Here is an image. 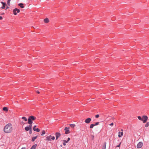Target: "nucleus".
I'll return each mask as SVG.
<instances>
[{
    "instance_id": "nucleus-17",
    "label": "nucleus",
    "mask_w": 149,
    "mask_h": 149,
    "mask_svg": "<svg viewBox=\"0 0 149 149\" xmlns=\"http://www.w3.org/2000/svg\"><path fill=\"white\" fill-rule=\"evenodd\" d=\"M23 5L24 4L23 3H19L18 4V5L22 8H24Z\"/></svg>"
},
{
    "instance_id": "nucleus-11",
    "label": "nucleus",
    "mask_w": 149,
    "mask_h": 149,
    "mask_svg": "<svg viewBox=\"0 0 149 149\" xmlns=\"http://www.w3.org/2000/svg\"><path fill=\"white\" fill-rule=\"evenodd\" d=\"M123 135V132H118V137L119 138H120V137H121Z\"/></svg>"
},
{
    "instance_id": "nucleus-2",
    "label": "nucleus",
    "mask_w": 149,
    "mask_h": 149,
    "mask_svg": "<svg viewBox=\"0 0 149 149\" xmlns=\"http://www.w3.org/2000/svg\"><path fill=\"white\" fill-rule=\"evenodd\" d=\"M36 119V117L34 116H29L28 119V123L29 125H32L33 123V120Z\"/></svg>"
},
{
    "instance_id": "nucleus-4",
    "label": "nucleus",
    "mask_w": 149,
    "mask_h": 149,
    "mask_svg": "<svg viewBox=\"0 0 149 149\" xmlns=\"http://www.w3.org/2000/svg\"><path fill=\"white\" fill-rule=\"evenodd\" d=\"M142 117L143 119L142 120V121H143V123H145L147 121L148 119V117L147 116L145 115L143 116Z\"/></svg>"
},
{
    "instance_id": "nucleus-29",
    "label": "nucleus",
    "mask_w": 149,
    "mask_h": 149,
    "mask_svg": "<svg viewBox=\"0 0 149 149\" xmlns=\"http://www.w3.org/2000/svg\"><path fill=\"white\" fill-rule=\"evenodd\" d=\"M29 134H31L32 133V128H31V129H30L29 130Z\"/></svg>"
},
{
    "instance_id": "nucleus-19",
    "label": "nucleus",
    "mask_w": 149,
    "mask_h": 149,
    "mask_svg": "<svg viewBox=\"0 0 149 149\" xmlns=\"http://www.w3.org/2000/svg\"><path fill=\"white\" fill-rule=\"evenodd\" d=\"M70 137H68L67 139V140H63V142H65L66 143H67L68 142V141L70 140Z\"/></svg>"
},
{
    "instance_id": "nucleus-34",
    "label": "nucleus",
    "mask_w": 149,
    "mask_h": 149,
    "mask_svg": "<svg viewBox=\"0 0 149 149\" xmlns=\"http://www.w3.org/2000/svg\"><path fill=\"white\" fill-rule=\"evenodd\" d=\"M113 125V123H112L109 124V125H110V126H112Z\"/></svg>"
},
{
    "instance_id": "nucleus-28",
    "label": "nucleus",
    "mask_w": 149,
    "mask_h": 149,
    "mask_svg": "<svg viewBox=\"0 0 149 149\" xmlns=\"http://www.w3.org/2000/svg\"><path fill=\"white\" fill-rule=\"evenodd\" d=\"M99 122H97L95 124H94L95 126L98 125L99 124Z\"/></svg>"
},
{
    "instance_id": "nucleus-31",
    "label": "nucleus",
    "mask_w": 149,
    "mask_h": 149,
    "mask_svg": "<svg viewBox=\"0 0 149 149\" xmlns=\"http://www.w3.org/2000/svg\"><path fill=\"white\" fill-rule=\"evenodd\" d=\"M51 139H52V140H54L55 139V138L54 136H53L51 137Z\"/></svg>"
},
{
    "instance_id": "nucleus-25",
    "label": "nucleus",
    "mask_w": 149,
    "mask_h": 149,
    "mask_svg": "<svg viewBox=\"0 0 149 149\" xmlns=\"http://www.w3.org/2000/svg\"><path fill=\"white\" fill-rule=\"evenodd\" d=\"M149 122H147V123L145 125V127H147L149 126Z\"/></svg>"
},
{
    "instance_id": "nucleus-36",
    "label": "nucleus",
    "mask_w": 149,
    "mask_h": 149,
    "mask_svg": "<svg viewBox=\"0 0 149 149\" xmlns=\"http://www.w3.org/2000/svg\"><path fill=\"white\" fill-rule=\"evenodd\" d=\"M3 19V17L2 16H0V20H1Z\"/></svg>"
},
{
    "instance_id": "nucleus-3",
    "label": "nucleus",
    "mask_w": 149,
    "mask_h": 149,
    "mask_svg": "<svg viewBox=\"0 0 149 149\" xmlns=\"http://www.w3.org/2000/svg\"><path fill=\"white\" fill-rule=\"evenodd\" d=\"M13 12L14 15H16L17 14V13H19L20 12L19 9L15 8L13 10Z\"/></svg>"
},
{
    "instance_id": "nucleus-45",
    "label": "nucleus",
    "mask_w": 149,
    "mask_h": 149,
    "mask_svg": "<svg viewBox=\"0 0 149 149\" xmlns=\"http://www.w3.org/2000/svg\"><path fill=\"white\" fill-rule=\"evenodd\" d=\"M62 145H61L60 146H61V147H62Z\"/></svg>"
},
{
    "instance_id": "nucleus-38",
    "label": "nucleus",
    "mask_w": 149,
    "mask_h": 149,
    "mask_svg": "<svg viewBox=\"0 0 149 149\" xmlns=\"http://www.w3.org/2000/svg\"><path fill=\"white\" fill-rule=\"evenodd\" d=\"M4 14V13H2L1 14V15H3Z\"/></svg>"
},
{
    "instance_id": "nucleus-13",
    "label": "nucleus",
    "mask_w": 149,
    "mask_h": 149,
    "mask_svg": "<svg viewBox=\"0 0 149 149\" xmlns=\"http://www.w3.org/2000/svg\"><path fill=\"white\" fill-rule=\"evenodd\" d=\"M33 130L34 131H36L37 132H39L40 131V130L38 128H33Z\"/></svg>"
},
{
    "instance_id": "nucleus-23",
    "label": "nucleus",
    "mask_w": 149,
    "mask_h": 149,
    "mask_svg": "<svg viewBox=\"0 0 149 149\" xmlns=\"http://www.w3.org/2000/svg\"><path fill=\"white\" fill-rule=\"evenodd\" d=\"M70 126L71 127L73 128L75 127V125L74 124H70Z\"/></svg>"
},
{
    "instance_id": "nucleus-33",
    "label": "nucleus",
    "mask_w": 149,
    "mask_h": 149,
    "mask_svg": "<svg viewBox=\"0 0 149 149\" xmlns=\"http://www.w3.org/2000/svg\"><path fill=\"white\" fill-rule=\"evenodd\" d=\"M120 144L121 143H120L119 144H118L116 146V147H119L120 146Z\"/></svg>"
},
{
    "instance_id": "nucleus-7",
    "label": "nucleus",
    "mask_w": 149,
    "mask_h": 149,
    "mask_svg": "<svg viewBox=\"0 0 149 149\" xmlns=\"http://www.w3.org/2000/svg\"><path fill=\"white\" fill-rule=\"evenodd\" d=\"M31 128H32V125H30L29 126H26L25 127V130L27 131H29L31 129Z\"/></svg>"
},
{
    "instance_id": "nucleus-5",
    "label": "nucleus",
    "mask_w": 149,
    "mask_h": 149,
    "mask_svg": "<svg viewBox=\"0 0 149 149\" xmlns=\"http://www.w3.org/2000/svg\"><path fill=\"white\" fill-rule=\"evenodd\" d=\"M143 145V143L142 142H139L137 145V148H140L142 147Z\"/></svg>"
},
{
    "instance_id": "nucleus-18",
    "label": "nucleus",
    "mask_w": 149,
    "mask_h": 149,
    "mask_svg": "<svg viewBox=\"0 0 149 149\" xmlns=\"http://www.w3.org/2000/svg\"><path fill=\"white\" fill-rule=\"evenodd\" d=\"M3 110L4 111H8V109L6 107H4L3 108Z\"/></svg>"
},
{
    "instance_id": "nucleus-22",
    "label": "nucleus",
    "mask_w": 149,
    "mask_h": 149,
    "mask_svg": "<svg viewBox=\"0 0 149 149\" xmlns=\"http://www.w3.org/2000/svg\"><path fill=\"white\" fill-rule=\"evenodd\" d=\"M94 126L95 125L94 124H91L90 126V128L91 129H92Z\"/></svg>"
},
{
    "instance_id": "nucleus-8",
    "label": "nucleus",
    "mask_w": 149,
    "mask_h": 149,
    "mask_svg": "<svg viewBox=\"0 0 149 149\" xmlns=\"http://www.w3.org/2000/svg\"><path fill=\"white\" fill-rule=\"evenodd\" d=\"M91 118H87V119H86L85 120V122L86 123L88 124L90 123V122H91Z\"/></svg>"
},
{
    "instance_id": "nucleus-16",
    "label": "nucleus",
    "mask_w": 149,
    "mask_h": 149,
    "mask_svg": "<svg viewBox=\"0 0 149 149\" xmlns=\"http://www.w3.org/2000/svg\"><path fill=\"white\" fill-rule=\"evenodd\" d=\"M44 21L45 23H48L49 22V19L47 18H46L44 19Z\"/></svg>"
},
{
    "instance_id": "nucleus-15",
    "label": "nucleus",
    "mask_w": 149,
    "mask_h": 149,
    "mask_svg": "<svg viewBox=\"0 0 149 149\" xmlns=\"http://www.w3.org/2000/svg\"><path fill=\"white\" fill-rule=\"evenodd\" d=\"M38 136H34V137H32V138L31 141L32 142L34 141H35V140L38 137Z\"/></svg>"
},
{
    "instance_id": "nucleus-6",
    "label": "nucleus",
    "mask_w": 149,
    "mask_h": 149,
    "mask_svg": "<svg viewBox=\"0 0 149 149\" xmlns=\"http://www.w3.org/2000/svg\"><path fill=\"white\" fill-rule=\"evenodd\" d=\"M64 130L65 131V134H68L70 133L69 127H66L65 128Z\"/></svg>"
},
{
    "instance_id": "nucleus-14",
    "label": "nucleus",
    "mask_w": 149,
    "mask_h": 149,
    "mask_svg": "<svg viewBox=\"0 0 149 149\" xmlns=\"http://www.w3.org/2000/svg\"><path fill=\"white\" fill-rule=\"evenodd\" d=\"M37 146V144H34L31 147V148L30 149H35Z\"/></svg>"
},
{
    "instance_id": "nucleus-43",
    "label": "nucleus",
    "mask_w": 149,
    "mask_h": 149,
    "mask_svg": "<svg viewBox=\"0 0 149 149\" xmlns=\"http://www.w3.org/2000/svg\"><path fill=\"white\" fill-rule=\"evenodd\" d=\"M121 131L122 132H123V129H121Z\"/></svg>"
},
{
    "instance_id": "nucleus-20",
    "label": "nucleus",
    "mask_w": 149,
    "mask_h": 149,
    "mask_svg": "<svg viewBox=\"0 0 149 149\" xmlns=\"http://www.w3.org/2000/svg\"><path fill=\"white\" fill-rule=\"evenodd\" d=\"M45 140H47L48 141H51V139L50 138V137H48V136H47L46 137Z\"/></svg>"
},
{
    "instance_id": "nucleus-39",
    "label": "nucleus",
    "mask_w": 149,
    "mask_h": 149,
    "mask_svg": "<svg viewBox=\"0 0 149 149\" xmlns=\"http://www.w3.org/2000/svg\"><path fill=\"white\" fill-rule=\"evenodd\" d=\"M21 149H26V148L24 147H22Z\"/></svg>"
},
{
    "instance_id": "nucleus-40",
    "label": "nucleus",
    "mask_w": 149,
    "mask_h": 149,
    "mask_svg": "<svg viewBox=\"0 0 149 149\" xmlns=\"http://www.w3.org/2000/svg\"><path fill=\"white\" fill-rule=\"evenodd\" d=\"M9 8V7H8V6H7V7H6V9H8Z\"/></svg>"
},
{
    "instance_id": "nucleus-44",
    "label": "nucleus",
    "mask_w": 149,
    "mask_h": 149,
    "mask_svg": "<svg viewBox=\"0 0 149 149\" xmlns=\"http://www.w3.org/2000/svg\"><path fill=\"white\" fill-rule=\"evenodd\" d=\"M21 123H24V122H23V121H22V122H21Z\"/></svg>"
},
{
    "instance_id": "nucleus-24",
    "label": "nucleus",
    "mask_w": 149,
    "mask_h": 149,
    "mask_svg": "<svg viewBox=\"0 0 149 149\" xmlns=\"http://www.w3.org/2000/svg\"><path fill=\"white\" fill-rule=\"evenodd\" d=\"M45 134V130H43L42 132V133L41 134V136H43L44 134Z\"/></svg>"
},
{
    "instance_id": "nucleus-26",
    "label": "nucleus",
    "mask_w": 149,
    "mask_h": 149,
    "mask_svg": "<svg viewBox=\"0 0 149 149\" xmlns=\"http://www.w3.org/2000/svg\"><path fill=\"white\" fill-rule=\"evenodd\" d=\"M138 119L139 120H142L143 119V118L140 116H138Z\"/></svg>"
},
{
    "instance_id": "nucleus-9",
    "label": "nucleus",
    "mask_w": 149,
    "mask_h": 149,
    "mask_svg": "<svg viewBox=\"0 0 149 149\" xmlns=\"http://www.w3.org/2000/svg\"><path fill=\"white\" fill-rule=\"evenodd\" d=\"M55 135L56 136V140L58 139V138L61 135V134L58 132H56L55 133Z\"/></svg>"
},
{
    "instance_id": "nucleus-30",
    "label": "nucleus",
    "mask_w": 149,
    "mask_h": 149,
    "mask_svg": "<svg viewBox=\"0 0 149 149\" xmlns=\"http://www.w3.org/2000/svg\"><path fill=\"white\" fill-rule=\"evenodd\" d=\"M99 117V114H97L95 116V117L96 118H98Z\"/></svg>"
},
{
    "instance_id": "nucleus-42",
    "label": "nucleus",
    "mask_w": 149,
    "mask_h": 149,
    "mask_svg": "<svg viewBox=\"0 0 149 149\" xmlns=\"http://www.w3.org/2000/svg\"><path fill=\"white\" fill-rule=\"evenodd\" d=\"M48 137H50V138L52 137V136L51 135H50L49 136H48Z\"/></svg>"
},
{
    "instance_id": "nucleus-10",
    "label": "nucleus",
    "mask_w": 149,
    "mask_h": 149,
    "mask_svg": "<svg viewBox=\"0 0 149 149\" xmlns=\"http://www.w3.org/2000/svg\"><path fill=\"white\" fill-rule=\"evenodd\" d=\"M1 3L3 5V6L1 7L2 9H4L6 7V3L3 1L1 2Z\"/></svg>"
},
{
    "instance_id": "nucleus-12",
    "label": "nucleus",
    "mask_w": 149,
    "mask_h": 149,
    "mask_svg": "<svg viewBox=\"0 0 149 149\" xmlns=\"http://www.w3.org/2000/svg\"><path fill=\"white\" fill-rule=\"evenodd\" d=\"M107 143L106 142H104V143L103 145L102 146V149H106V146Z\"/></svg>"
},
{
    "instance_id": "nucleus-1",
    "label": "nucleus",
    "mask_w": 149,
    "mask_h": 149,
    "mask_svg": "<svg viewBox=\"0 0 149 149\" xmlns=\"http://www.w3.org/2000/svg\"><path fill=\"white\" fill-rule=\"evenodd\" d=\"M12 130V125L10 123H8L3 128L4 132L7 133H10Z\"/></svg>"
},
{
    "instance_id": "nucleus-32",
    "label": "nucleus",
    "mask_w": 149,
    "mask_h": 149,
    "mask_svg": "<svg viewBox=\"0 0 149 149\" xmlns=\"http://www.w3.org/2000/svg\"><path fill=\"white\" fill-rule=\"evenodd\" d=\"M94 136L93 135H91V139L92 140H93L94 139Z\"/></svg>"
},
{
    "instance_id": "nucleus-37",
    "label": "nucleus",
    "mask_w": 149,
    "mask_h": 149,
    "mask_svg": "<svg viewBox=\"0 0 149 149\" xmlns=\"http://www.w3.org/2000/svg\"><path fill=\"white\" fill-rule=\"evenodd\" d=\"M36 93L38 94L40 93V92L38 91H36Z\"/></svg>"
},
{
    "instance_id": "nucleus-35",
    "label": "nucleus",
    "mask_w": 149,
    "mask_h": 149,
    "mask_svg": "<svg viewBox=\"0 0 149 149\" xmlns=\"http://www.w3.org/2000/svg\"><path fill=\"white\" fill-rule=\"evenodd\" d=\"M66 142H63V145L64 146H65L66 145Z\"/></svg>"
},
{
    "instance_id": "nucleus-21",
    "label": "nucleus",
    "mask_w": 149,
    "mask_h": 149,
    "mask_svg": "<svg viewBox=\"0 0 149 149\" xmlns=\"http://www.w3.org/2000/svg\"><path fill=\"white\" fill-rule=\"evenodd\" d=\"M22 119L23 120H24L25 121L28 120V119L26 118V117L25 116H23L22 117Z\"/></svg>"
},
{
    "instance_id": "nucleus-41",
    "label": "nucleus",
    "mask_w": 149,
    "mask_h": 149,
    "mask_svg": "<svg viewBox=\"0 0 149 149\" xmlns=\"http://www.w3.org/2000/svg\"><path fill=\"white\" fill-rule=\"evenodd\" d=\"M36 125H35V126L33 127V128H36Z\"/></svg>"
},
{
    "instance_id": "nucleus-27",
    "label": "nucleus",
    "mask_w": 149,
    "mask_h": 149,
    "mask_svg": "<svg viewBox=\"0 0 149 149\" xmlns=\"http://www.w3.org/2000/svg\"><path fill=\"white\" fill-rule=\"evenodd\" d=\"M11 0H8L7 1V4L8 5H10V2Z\"/></svg>"
}]
</instances>
